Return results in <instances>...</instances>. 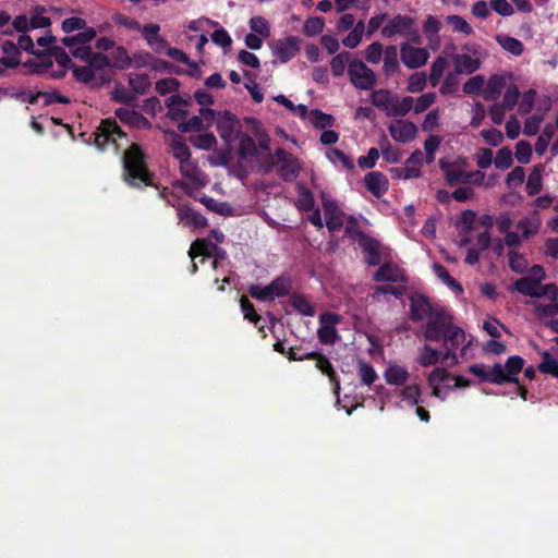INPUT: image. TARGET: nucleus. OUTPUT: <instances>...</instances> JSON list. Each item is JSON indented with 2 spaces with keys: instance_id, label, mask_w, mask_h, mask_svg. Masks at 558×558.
<instances>
[{
  "instance_id": "nucleus-4",
  "label": "nucleus",
  "mask_w": 558,
  "mask_h": 558,
  "mask_svg": "<svg viewBox=\"0 0 558 558\" xmlns=\"http://www.w3.org/2000/svg\"><path fill=\"white\" fill-rule=\"evenodd\" d=\"M348 74L354 87L361 90H369L376 84V74L362 60L353 59L349 63Z\"/></svg>"
},
{
  "instance_id": "nucleus-16",
  "label": "nucleus",
  "mask_w": 558,
  "mask_h": 558,
  "mask_svg": "<svg viewBox=\"0 0 558 558\" xmlns=\"http://www.w3.org/2000/svg\"><path fill=\"white\" fill-rule=\"evenodd\" d=\"M356 235L359 236V245L363 250L365 262L371 266L379 265L381 262L379 242L363 231H357Z\"/></svg>"
},
{
  "instance_id": "nucleus-38",
  "label": "nucleus",
  "mask_w": 558,
  "mask_h": 558,
  "mask_svg": "<svg viewBox=\"0 0 558 558\" xmlns=\"http://www.w3.org/2000/svg\"><path fill=\"white\" fill-rule=\"evenodd\" d=\"M357 374L363 385L371 386L378 378L375 368L363 360L357 361Z\"/></svg>"
},
{
  "instance_id": "nucleus-33",
  "label": "nucleus",
  "mask_w": 558,
  "mask_h": 558,
  "mask_svg": "<svg viewBox=\"0 0 558 558\" xmlns=\"http://www.w3.org/2000/svg\"><path fill=\"white\" fill-rule=\"evenodd\" d=\"M496 41L505 49L506 51L510 52L513 56H521L524 51L523 44L509 35H497Z\"/></svg>"
},
{
  "instance_id": "nucleus-26",
  "label": "nucleus",
  "mask_w": 558,
  "mask_h": 558,
  "mask_svg": "<svg viewBox=\"0 0 558 558\" xmlns=\"http://www.w3.org/2000/svg\"><path fill=\"white\" fill-rule=\"evenodd\" d=\"M95 37L96 31L93 27H86L83 32L76 35L62 38V44L65 47L73 49L74 47L76 48L89 44Z\"/></svg>"
},
{
  "instance_id": "nucleus-53",
  "label": "nucleus",
  "mask_w": 558,
  "mask_h": 558,
  "mask_svg": "<svg viewBox=\"0 0 558 558\" xmlns=\"http://www.w3.org/2000/svg\"><path fill=\"white\" fill-rule=\"evenodd\" d=\"M525 180V170L523 167L518 166L513 168L506 178L507 187L514 190L523 184Z\"/></svg>"
},
{
  "instance_id": "nucleus-50",
  "label": "nucleus",
  "mask_w": 558,
  "mask_h": 558,
  "mask_svg": "<svg viewBox=\"0 0 558 558\" xmlns=\"http://www.w3.org/2000/svg\"><path fill=\"white\" fill-rule=\"evenodd\" d=\"M495 167L499 170H507L513 163L512 151L509 147L500 148L494 159Z\"/></svg>"
},
{
  "instance_id": "nucleus-34",
  "label": "nucleus",
  "mask_w": 558,
  "mask_h": 558,
  "mask_svg": "<svg viewBox=\"0 0 558 558\" xmlns=\"http://www.w3.org/2000/svg\"><path fill=\"white\" fill-rule=\"evenodd\" d=\"M171 149L179 162L191 159V150L181 135L175 134L171 141Z\"/></svg>"
},
{
  "instance_id": "nucleus-63",
  "label": "nucleus",
  "mask_w": 558,
  "mask_h": 558,
  "mask_svg": "<svg viewBox=\"0 0 558 558\" xmlns=\"http://www.w3.org/2000/svg\"><path fill=\"white\" fill-rule=\"evenodd\" d=\"M315 201L313 193L306 189L302 187L300 191V197L296 202V206L300 210L303 211H312L314 209Z\"/></svg>"
},
{
  "instance_id": "nucleus-3",
  "label": "nucleus",
  "mask_w": 558,
  "mask_h": 558,
  "mask_svg": "<svg viewBox=\"0 0 558 558\" xmlns=\"http://www.w3.org/2000/svg\"><path fill=\"white\" fill-rule=\"evenodd\" d=\"M453 318L445 308L438 307L428 317L423 330V337L427 341H439L452 324Z\"/></svg>"
},
{
  "instance_id": "nucleus-47",
  "label": "nucleus",
  "mask_w": 558,
  "mask_h": 558,
  "mask_svg": "<svg viewBox=\"0 0 558 558\" xmlns=\"http://www.w3.org/2000/svg\"><path fill=\"white\" fill-rule=\"evenodd\" d=\"M38 99H44V107L51 106L53 104L69 105L71 99L64 95H61L58 90L53 89L50 92L38 90Z\"/></svg>"
},
{
  "instance_id": "nucleus-24",
  "label": "nucleus",
  "mask_w": 558,
  "mask_h": 558,
  "mask_svg": "<svg viewBox=\"0 0 558 558\" xmlns=\"http://www.w3.org/2000/svg\"><path fill=\"white\" fill-rule=\"evenodd\" d=\"M409 376L408 369L397 364L389 365L384 373L386 383L391 386L403 385L409 379Z\"/></svg>"
},
{
  "instance_id": "nucleus-27",
  "label": "nucleus",
  "mask_w": 558,
  "mask_h": 558,
  "mask_svg": "<svg viewBox=\"0 0 558 558\" xmlns=\"http://www.w3.org/2000/svg\"><path fill=\"white\" fill-rule=\"evenodd\" d=\"M383 70L387 76H391L399 71L398 48L395 45L387 46L384 51Z\"/></svg>"
},
{
  "instance_id": "nucleus-10",
  "label": "nucleus",
  "mask_w": 558,
  "mask_h": 558,
  "mask_svg": "<svg viewBox=\"0 0 558 558\" xmlns=\"http://www.w3.org/2000/svg\"><path fill=\"white\" fill-rule=\"evenodd\" d=\"M401 61L409 69H418L426 64L429 53L425 48H416L408 41L400 46Z\"/></svg>"
},
{
  "instance_id": "nucleus-20",
  "label": "nucleus",
  "mask_w": 558,
  "mask_h": 558,
  "mask_svg": "<svg viewBox=\"0 0 558 558\" xmlns=\"http://www.w3.org/2000/svg\"><path fill=\"white\" fill-rule=\"evenodd\" d=\"M365 187L376 197L380 198L389 189L387 177L379 171L368 172L364 177Z\"/></svg>"
},
{
  "instance_id": "nucleus-57",
  "label": "nucleus",
  "mask_w": 558,
  "mask_h": 558,
  "mask_svg": "<svg viewBox=\"0 0 558 558\" xmlns=\"http://www.w3.org/2000/svg\"><path fill=\"white\" fill-rule=\"evenodd\" d=\"M250 27L254 34H258L262 37H268L270 35L269 23L260 15L251 17Z\"/></svg>"
},
{
  "instance_id": "nucleus-60",
  "label": "nucleus",
  "mask_w": 558,
  "mask_h": 558,
  "mask_svg": "<svg viewBox=\"0 0 558 558\" xmlns=\"http://www.w3.org/2000/svg\"><path fill=\"white\" fill-rule=\"evenodd\" d=\"M440 359V353L436 349L425 345L422 354L420 355L418 363L423 367L435 365Z\"/></svg>"
},
{
  "instance_id": "nucleus-46",
  "label": "nucleus",
  "mask_w": 558,
  "mask_h": 558,
  "mask_svg": "<svg viewBox=\"0 0 558 558\" xmlns=\"http://www.w3.org/2000/svg\"><path fill=\"white\" fill-rule=\"evenodd\" d=\"M189 140L194 147L204 150H209L217 144V140L213 133L191 135Z\"/></svg>"
},
{
  "instance_id": "nucleus-64",
  "label": "nucleus",
  "mask_w": 558,
  "mask_h": 558,
  "mask_svg": "<svg viewBox=\"0 0 558 558\" xmlns=\"http://www.w3.org/2000/svg\"><path fill=\"white\" fill-rule=\"evenodd\" d=\"M489 7L493 11L504 17L511 16L514 13L512 1L509 2L508 0H490Z\"/></svg>"
},
{
  "instance_id": "nucleus-19",
  "label": "nucleus",
  "mask_w": 558,
  "mask_h": 558,
  "mask_svg": "<svg viewBox=\"0 0 558 558\" xmlns=\"http://www.w3.org/2000/svg\"><path fill=\"white\" fill-rule=\"evenodd\" d=\"M389 133L399 143H409L416 136L417 128L409 120H396L390 123Z\"/></svg>"
},
{
  "instance_id": "nucleus-5",
  "label": "nucleus",
  "mask_w": 558,
  "mask_h": 558,
  "mask_svg": "<svg viewBox=\"0 0 558 558\" xmlns=\"http://www.w3.org/2000/svg\"><path fill=\"white\" fill-rule=\"evenodd\" d=\"M94 135L95 145L101 150L109 144H117L119 138L126 137V134L113 118L101 120Z\"/></svg>"
},
{
  "instance_id": "nucleus-6",
  "label": "nucleus",
  "mask_w": 558,
  "mask_h": 558,
  "mask_svg": "<svg viewBox=\"0 0 558 558\" xmlns=\"http://www.w3.org/2000/svg\"><path fill=\"white\" fill-rule=\"evenodd\" d=\"M277 157V173L284 182L294 181L300 172V165L298 159L286 149L279 147L275 151Z\"/></svg>"
},
{
  "instance_id": "nucleus-44",
  "label": "nucleus",
  "mask_w": 558,
  "mask_h": 558,
  "mask_svg": "<svg viewBox=\"0 0 558 558\" xmlns=\"http://www.w3.org/2000/svg\"><path fill=\"white\" fill-rule=\"evenodd\" d=\"M413 98L411 96L403 97L400 101L391 104L389 110L387 111V116L390 117H403L405 116L413 107Z\"/></svg>"
},
{
  "instance_id": "nucleus-43",
  "label": "nucleus",
  "mask_w": 558,
  "mask_h": 558,
  "mask_svg": "<svg viewBox=\"0 0 558 558\" xmlns=\"http://www.w3.org/2000/svg\"><path fill=\"white\" fill-rule=\"evenodd\" d=\"M257 146L255 141L247 134H241L239 143V156L242 159L256 157Z\"/></svg>"
},
{
  "instance_id": "nucleus-41",
  "label": "nucleus",
  "mask_w": 558,
  "mask_h": 558,
  "mask_svg": "<svg viewBox=\"0 0 558 558\" xmlns=\"http://www.w3.org/2000/svg\"><path fill=\"white\" fill-rule=\"evenodd\" d=\"M180 172L182 177H184L185 179L190 180L193 183H199L203 177V172L192 161V158L190 160H184L180 162Z\"/></svg>"
},
{
  "instance_id": "nucleus-52",
  "label": "nucleus",
  "mask_w": 558,
  "mask_h": 558,
  "mask_svg": "<svg viewBox=\"0 0 558 558\" xmlns=\"http://www.w3.org/2000/svg\"><path fill=\"white\" fill-rule=\"evenodd\" d=\"M508 256H509V260H508L509 267L512 271H514L517 274L525 272V270L527 268V260L523 254L511 250L509 252Z\"/></svg>"
},
{
  "instance_id": "nucleus-18",
  "label": "nucleus",
  "mask_w": 558,
  "mask_h": 558,
  "mask_svg": "<svg viewBox=\"0 0 558 558\" xmlns=\"http://www.w3.org/2000/svg\"><path fill=\"white\" fill-rule=\"evenodd\" d=\"M300 38L295 36H288L283 39H279L274 48V54L282 63L289 62L300 51Z\"/></svg>"
},
{
  "instance_id": "nucleus-15",
  "label": "nucleus",
  "mask_w": 558,
  "mask_h": 558,
  "mask_svg": "<svg viewBox=\"0 0 558 558\" xmlns=\"http://www.w3.org/2000/svg\"><path fill=\"white\" fill-rule=\"evenodd\" d=\"M410 318L414 323L428 318L437 308L432 305L428 298L423 294H412L410 298Z\"/></svg>"
},
{
  "instance_id": "nucleus-36",
  "label": "nucleus",
  "mask_w": 558,
  "mask_h": 558,
  "mask_svg": "<svg viewBox=\"0 0 558 558\" xmlns=\"http://www.w3.org/2000/svg\"><path fill=\"white\" fill-rule=\"evenodd\" d=\"M395 98L397 96H393L389 89H377L372 93L371 101L373 106L388 111Z\"/></svg>"
},
{
  "instance_id": "nucleus-58",
  "label": "nucleus",
  "mask_w": 558,
  "mask_h": 558,
  "mask_svg": "<svg viewBox=\"0 0 558 558\" xmlns=\"http://www.w3.org/2000/svg\"><path fill=\"white\" fill-rule=\"evenodd\" d=\"M426 87V74L424 72H415L408 80L407 89L410 93H421Z\"/></svg>"
},
{
  "instance_id": "nucleus-42",
  "label": "nucleus",
  "mask_w": 558,
  "mask_h": 558,
  "mask_svg": "<svg viewBox=\"0 0 558 558\" xmlns=\"http://www.w3.org/2000/svg\"><path fill=\"white\" fill-rule=\"evenodd\" d=\"M291 306L304 316H313L314 308L311 302L302 294L294 293L290 298Z\"/></svg>"
},
{
  "instance_id": "nucleus-31",
  "label": "nucleus",
  "mask_w": 558,
  "mask_h": 558,
  "mask_svg": "<svg viewBox=\"0 0 558 558\" xmlns=\"http://www.w3.org/2000/svg\"><path fill=\"white\" fill-rule=\"evenodd\" d=\"M513 290L526 296L539 298V284H537L536 281L530 277H522L515 280L513 283Z\"/></svg>"
},
{
  "instance_id": "nucleus-61",
  "label": "nucleus",
  "mask_w": 558,
  "mask_h": 558,
  "mask_svg": "<svg viewBox=\"0 0 558 558\" xmlns=\"http://www.w3.org/2000/svg\"><path fill=\"white\" fill-rule=\"evenodd\" d=\"M156 90L160 95H167L177 92L180 88V82L174 77H166L156 82Z\"/></svg>"
},
{
  "instance_id": "nucleus-62",
  "label": "nucleus",
  "mask_w": 558,
  "mask_h": 558,
  "mask_svg": "<svg viewBox=\"0 0 558 558\" xmlns=\"http://www.w3.org/2000/svg\"><path fill=\"white\" fill-rule=\"evenodd\" d=\"M141 112L126 108H118L114 111L116 117L122 122L130 126L135 128L137 124L138 116Z\"/></svg>"
},
{
  "instance_id": "nucleus-39",
  "label": "nucleus",
  "mask_w": 558,
  "mask_h": 558,
  "mask_svg": "<svg viewBox=\"0 0 558 558\" xmlns=\"http://www.w3.org/2000/svg\"><path fill=\"white\" fill-rule=\"evenodd\" d=\"M214 243L207 239H196L189 250V256L194 260L197 256L210 257V250Z\"/></svg>"
},
{
  "instance_id": "nucleus-2",
  "label": "nucleus",
  "mask_w": 558,
  "mask_h": 558,
  "mask_svg": "<svg viewBox=\"0 0 558 558\" xmlns=\"http://www.w3.org/2000/svg\"><path fill=\"white\" fill-rule=\"evenodd\" d=\"M523 366V357L511 355L507 359L505 366L495 363L490 368H487L484 364H472L469 366V372L483 383L495 385L519 384L518 375L522 372Z\"/></svg>"
},
{
  "instance_id": "nucleus-37",
  "label": "nucleus",
  "mask_w": 558,
  "mask_h": 558,
  "mask_svg": "<svg viewBox=\"0 0 558 558\" xmlns=\"http://www.w3.org/2000/svg\"><path fill=\"white\" fill-rule=\"evenodd\" d=\"M554 135H555L554 125L551 123H547L536 140V143L534 146L536 154L543 155L547 150L549 143L553 140Z\"/></svg>"
},
{
  "instance_id": "nucleus-1",
  "label": "nucleus",
  "mask_w": 558,
  "mask_h": 558,
  "mask_svg": "<svg viewBox=\"0 0 558 558\" xmlns=\"http://www.w3.org/2000/svg\"><path fill=\"white\" fill-rule=\"evenodd\" d=\"M123 180L130 186L142 189L153 186L155 174L148 169L147 156L142 147L133 143L124 151L122 157Z\"/></svg>"
},
{
  "instance_id": "nucleus-28",
  "label": "nucleus",
  "mask_w": 558,
  "mask_h": 558,
  "mask_svg": "<svg viewBox=\"0 0 558 558\" xmlns=\"http://www.w3.org/2000/svg\"><path fill=\"white\" fill-rule=\"evenodd\" d=\"M480 66L481 62L470 54L463 53L454 57V69L457 73L472 74L476 72Z\"/></svg>"
},
{
  "instance_id": "nucleus-22",
  "label": "nucleus",
  "mask_w": 558,
  "mask_h": 558,
  "mask_svg": "<svg viewBox=\"0 0 558 558\" xmlns=\"http://www.w3.org/2000/svg\"><path fill=\"white\" fill-rule=\"evenodd\" d=\"M440 170L444 172L446 183L449 186L457 184H466V171L460 170L451 166L445 159L439 160Z\"/></svg>"
},
{
  "instance_id": "nucleus-14",
  "label": "nucleus",
  "mask_w": 558,
  "mask_h": 558,
  "mask_svg": "<svg viewBox=\"0 0 558 558\" xmlns=\"http://www.w3.org/2000/svg\"><path fill=\"white\" fill-rule=\"evenodd\" d=\"M305 357L315 361V367L326 375L333 387V392L339 395L340 381L330 360L323 353L311 351L304 354Z\"/></svg>"
},
{
  "instance_id": "nucleus-51",
  "label": "nucleus",
  "mask_w": 558,
  "mask_h": 558,
  "mask_svg": "<svg viewBox=\"0 0 558 558\" xmlns=\"http://www.w3.org/2000/svg\"><path fill=\"white\" fill-rule=\"evenodd\" d=\"M325 27V20L322 16L308 17L303 26L306 36L312 37L320 34Z\"/></svg>"
},
{
  "instance_id": "nucleus-49",
  "label": "nucleus",
  "mask_w": 558,
  "mask_h": 558,
  "mask_svg": "<svg viewBox=\"0 0 558 558\" xmlns=\"http://www.w3.org/2000/svg\"><path fill=\"white\" fill-rule=\"evenodd\" d=\"M537 368L543 374H550L558 378V361L553 359L547 351L542 353V362Z\"/></svg>"
},
{
  "instance_id": "nucleus-8",
  "label": "nucleus",
  "mask_w": 558,
  "mask_h": 558,
  "mask_svg": "<svg viewBox=\"0 0 558 558\" xmlns=\"http://www.w3.org/2000/svg\"><path fill=\"white\" fill-rule=\"evenodd\" d=\"M216 124L219 136L228 144L236 138L241 130L240 120L227 110L218 114Z\"/></svg>"
},
{
  "instance_id": "nucleus-11",
  "label": "nucleus",
  "mask_w": 558,
  "mask_h": 558,
  "mask_svg": "<svg viewBox=\"0 0 558 558\" xmlns=\"http://www.w3.org/2000/svg\"><path fill=\"white\" fill-rule=\"evenodd\" d=\"M168 204L175 207L177 216L180 223L194 229H203L207 227V219L201 213L194 210L189 204Z\"/></svg>"
},
{
  "instance_id": "nucleus-13",
  "label": "nucleus",
  "mask_w": 558,
  "mask_h": 558,
  "mask_svg": "<svg viewBox=\"0 0 558 558\" xmlns=\"http://www.w3.org/2000/svg\"><path fill=\"white\" fill-rule=\"evenodd\" d=\"M322 204L328 230L331 232L340 230L343 226L344 213L339 208L336 201L331 199L326 194H322Z\"/></svg>"
},
{
  "instance_id": "nucleus-32",
  "label": "nucleus",
  "mask_w": 558,
  "mask_h": 558,
  "mask_svg": "<svg viewBox=\"0 0 558 558\" xmlns=\"http://www.w3.org/2000/svg\"><path fill=\"white\" fill-rule=\"evenodd\" d=\"M441 339L446 345L458 349L465 341V332L462 328L454 326L452 323Z\"/></svg>"
},
{
  "instance_id": "nucleus-55",
  "label": "nucleus",
  "mask_w": 558,
  "mask_h": 558,
  "mask_svg": "<svg viewBox=\"0 0 558 558\" xmlns=\"http://www.w3.org/2000/svg\"><path fill=\"white\" fill-rule=\"evenodd\" d=\"M404 292H405V288L404 287L377 286L374 289L372 298L375 301H377V302L380 301V296L384 295V294H391L395 298L400 299L404 294Z\"/></svg>"
},
{
  "instance_id": "nucleus-35",
  "label": "nucleus",
  "mask_w": 558,
  "mask_h": 558,
  "mask_svg": "<svg viewBox=\"0 0 558 558\" xmlns=\"http://www.w3.org/2000/svg\"><path fill=\"white\" fill-rule=\"evenodd\" d=\"M111 68H116L119 70H125L131 64V58L129 56L128 50L119 46L117 47L109 56Z\"/></svg>"
},
{
  "instance_id": "nucleus-23",
  "label": "nucleus",
  "mask_w": 558,
  "mask_h": 558,
  "mask_svg": "<svg viewBox=\"0 0 558 558\" xmlns=\"http://www.w3.org/2000/svg\"><path fill=\"white\" fill-rule=\"evenodd\" d=\"M506 80L502 75L494 74L488 78L487 85L483 90V97L487 101H495L499 98Z\"/></svg>"
},
{
  "instance_id": "nucleus-30",
  "label": "nucleus",
  "mask_w": 558,
  "mask_h": 558,
  "mask_svg": "<svg viewBox=\"0 0 558 558\" xmlns=\"http://www.w3.org/2000/svg\"><path fill=\"white\" fill-rule=\"evenodd\" d=\"M2 52L4 53V57L1 58V64L4 65V68L13 69L16 68L20 63L19 60V50L15 44H13L10 40H5L1 46Z\"/></svg>"
},
{
  "instance_id": "nucleus-21",
  "label": "nucleus",
  "mask_w": 558,
  "mask_h": 558,
  "mask_svg": "<svg viewBox=\"0 0 558 558\" xmlns=\"http://www.w3.org/2000/svg\"><path fill=\"white\" fill-rule=\"evenodd\" d=\"M214 116V110L209 108H201L199 116H193L187 121L179 123L178 130L181 133L198 132L204 128L203 119L213 120Z\"/></svg>"
},
{
  "instance_id": "nucleus-48",
  "label": "nucleus",
  "mask_w": 558,
  "mask_h": 558,
  "mask_svg": "<svg viewBox=\"0 0 558 558\" xmlns=\"http://www.w3.org/2000/svg\"><path fill=\"white\" fill-rule=\"evenodd\" d=\"M447 23L452 27L453 32L470 36L474 33L472 26L460 15H448Z\"/></svg>"
},
{
  "instance_id": "nucleus-45",
  "label": "nucleus",
  "mask_w": 558,
  "mask_h": 558,
  "mask_svg": "<svg viewBox=\"0 0 558 558\" xmlns=\"http://www.w3.org/2000/svg\"><path fill=\"white\" fill-rule=\"evenodd\" d=\"M350 53L348 51H342L335 56L330 62V69L333 76H341L344 73L345 66H349Z\"/></svg>"
},
{
  "instance_id": "nucleus-54",
  "label": "nucleus",
  "mask_w": 558,
  "mask_h": 558,
  "mask_svg": "<svg viewBox=\"0 0 558 558\" xmlns=\"http://www.w3.org/2000/svg\"><path fill=\"white\" fill-rule=\"evenodd\" d=\"M240 305L244 318L257 326L260 322V316L256 313L254 304L246 296L242 295Z\"/></svg>"
},
{
  "instance_id": "nucleus-17",
  "label": "nucleus",
  "mask_w": 558,
  "mask_h": 558,
  "mask_svg": "<svg viewBox=\"0 0 558 558\" xmlns=\"http://www.w3.org/2000/svg\"><path fill=\"white\" fill-rule=\"evenodd\" d=\"M376 282L407 283L408 278L399 266L392 263H384L373 275Z\"/></svg>"
},
{
  "instance_id": "nucleus-7",
  "label": "nucleus",
  "mask_w": 558,
  "mask_h": 558,
  "mask_svg": "<svg viewBox=\"0 0 558 558\" xmlns=\"http://www.w3.org/2000/svg\"><path fill=\"white\" fill-rule=\"evenodd\" d=\"M341 317L339 314L327 312L319 316L320 327L317 330L318 340L328 345H332L339 339L336 325L339 324Z\"/></svg>"
},
{
  "instance_id": "nucleus-59",
  "label": "nucleus",
  "mask_w": 558,
  "mask_h": 558,
  "mask_svg": "<svg viewBox=\"0 0 558 558\" xmlns=\"http://www.w3.org/2000/svg\"><path fill=\"white\" fill-rule=\"evenodd\" d=\"M385 49L379 41H374L365 49V59L372 64H377L383 58Z\"/></svg>"
},
{
  "instance_id": "nucleus-9",
  "label": "nucleus",
  "mask_w": 558,
  "mask_h": 558,
  "mask_svg": "<svg viewBox=\"0 0 558 558\" xmlns=\"http://www.w3.org/2000/svg\"><path fill=\"white\" fill-rule=\"evenodd\" d=\"M415 25V20L409 15L396 14L387 21L381 28V36L385 38H392L397 35L405 37L410 33L412 26Z\"/></svg>"
},
{
  "instance_id": "nucleus-40",
  "label": "nucleus",
  "mask_w": 558,
  "mask_h": 558,
  "mask_svg": "<svg viewBox=\"0 0 558 558\" xmlns=\"http://www.w3.org/2000/svg\"><path fill=\"white\" fill-rule=\"evenodd\" d=\"M310 116L311 123L318 130H326L335 123V118L331 114L325 113L319 109L311 110Z\"/></svg>"
},
{
  "instance_id": "nucleus-56",
  "label": "nucleus",
  "mask_w": 558,
  "mask_h": 558,
  "mask_svg": "<svg viewBox=\"0 0 558 558\" xmlns=\"http://www.w3.org/2000/svg\"><path fill=\"white\" fill-rule=\"evenodd\" d=\"M328 158L333 163L340 162L342 165V167L348 170L354 169L353 159L350 156H348L345 153H343L341 149H338V148L330 149V151L328 153Z\"/></svg>"
},
{
  "instance_id": "nucleus-12",
  "label": "nucleus",
  "mask_w": 558,
  "mask_h": 558,
  "mask_svg": "<svg viewBox=\"0 0 558 558\" xmlns=\"http://www.w3.org/2000/svg\"><path fill=\"white\" fill-rule=\"evenodd\" d=\"M423 153L421 150H414L405 160L403 167L393 168L390 170L393 174V178L404 180L420 178L422 174L421 165L423 162Z\"/></svg>"
},
{
  "instance_id": "nucleus-25",
  "label": "nucleus",
  "mask_w": 558,
  "mask_h": 558,
  "mask_svg": "<svg viewBox=\"0 0 558 558\" xmlns=\"http://www.w3.org/2000/svg\"><path fill=\"white\" fill-rule=\"evenodd\" d=\"M272 301L276 298H283L290 294L292 289V281L290 277L279 276L267 284Z\"/></svg>"
},
{
  "instance_id": "nucleus-29",
  "label": "nucleus",
  "mask_w": 558,
  "mask_h": 558,
  "mask_svg": "<svg viewBox=\"0 0 558 558\" xmlns=\"http://www.w3.org/2000/svg\"><path fill=\"white\" fill-rule=\"evenodd\" d=\"M544 172L543 165H536L529 174L526 182V193L529 196H534L538 194L543 189L542 175Z\"/></svg>"
}]
</instances>
